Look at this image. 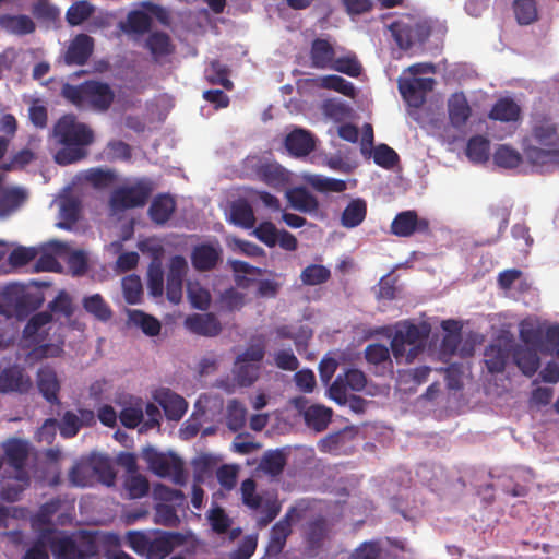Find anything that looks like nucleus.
<instances>
[{
	"instance_id": "1",
	"label": "nucleus",
	"mask_w": 559,
	"mask_h": 559,
	"mask_svg": "<svg viewBox=\"0 0 559 559\" xmlns=\"http://www.w3.org/2000/svg\"><path fill=\"white\" fill-rule=\"evenodd\" d=\"M53 136L62 146L57 151L55 162L62 166L84 159L88 154L87 147L95 139L92 128L72 114L62 116L56 122Z\"/></svg>"
},
{
	"instance_id": "2",
	"label": "nucleus",
	"mask_w": 559,
	"mask_h": 559,
	"mask_svg": "<svg viewBox=\"0 0 559 559\" xmlns=\"http://www.w3.org/2000/svg\"><path fill=\"white\" fill-rule=\"evenodd\" d=\"M61 96L80 109L106 112L115 100V92L106 82L86 80L81 84L66 83L61 87Z\"/></svg>"
},
{
	"instance_id": "3",
	"label": "nucleus",
	"mask_w": 559,
	"mask_h": 559,
	"mask_svg": "<svg viewBox=\"0 0 559 559\" xmlns=\"http://www.w3.org/2000/svg\"><path fill=\"white\" fill-rule=\"evenodd\" d=\"M44 298L17 283L7 285L0 293V314L12 319L24 317L39 308Z\"/></svg>"
},
{
	"instance_id": "4",
	"label": "nucleus",
	"mask_w": 559,
	"mask_h": 559,
	"mask_svg": "<svg viewBox=\"0 0 559 559\" xmlns=\"http://www.w3.org/2000/svg\"><path fill=\"white\" fill-rule=\"evenodd\" d=\"M392 36L402 50L424 45L431 35L432 27L427 20L404 16L390 25Z\"/></svg>"
},
{
	"instance_id": "5",
	"label": "nucleus",
	"mask_w": 559,
	"mask_h": 559,
	"mask_svg": "<svg viewBox=\"0 0 559 559\" xmlns=\"http://www.w3.org/2000/svg\"><path fill=\"white\" fill-rule=\"evenodd\" d=\"M428 336L426 328H419L414 323L405 322L401 324L391 341L393 356L399 360L405 357L407 364H411L419 350L424 349V340Z\"/></svg>"
},
{
	"instance_id": "6",
	"label": "nucleus",
	"mask_w": 559,
	"mask_h": 559,
	"mask_svg": "<svg viewBox=\"0 0 559 559\" xmlns=\"http://www.w3.org/2000/svg\"><path fill=\"white\" fill-rule=\"evenodd\" d=\"M153 190V182L147 178L139 179L133 185L118 187L110 194L109 207L114 213L143 207Z\"/></svg>"
},
{
	"instance_id": "7",
	"label": "nucleus",
	"mask_w": 559,
	"mask_h": 559,
	"mask_svg": "<svg viewBox=\"0 0 559 559\" xmlns=\"http://www.w3.org/2000/svg\"><path fill=\"white\" fill-rule=\"evenodd\" d=\"M92 475L106 486H111L116 479L111 463L105 456H93L88 463L74 465L69 473V478L73 485L86 487L92 485Z\"/></svg>"
},
{
	"instance_id": "8",
	"label": "nucleus",
	"mask_w": 559,
	"mask_h": 559,
	"mask_svg": "<svg viewBox=\"0 0 559 559\" xmlns=\"http://www.w3.org/2000/svg\"><path fill=\"white\" fill-rule=\"evenodd\" d=\"M264 356L265 349L261 344L251 345L237 356L233 374L240 386H251L259 379Z\"/></svg>"
},
{
	"instance_id": "9",
	"label": "nucleus",
	"mask_w": 559,
	"mask_h": 559,
	"mask_svg": "<svg viewBox=\"0 0 559 559\" xmlns=\"http://www.w3.org/2000/svg\"><path fill=\"white\" fill-rule=\"evenodd\" d=\"M50 549L57 559H91L99 552L98 545L91 535L82 536L79 543L69 536L52 538Z\"/></svg>"
},
{
	"instance_id": "10",
	"label": "nucleus",
	"mask_w": 559,
	"mask_h": 559,
	"mask_svg": "<svg viewBox=\"0 0 559 559\" xmlns=\"http://www.w3.org/2000/svg\"><path fill=\"white\" fill-rule=\"evenodd\" d=\"M2 448L7 464L14 469V478L29 485L31 476L26 464L31 453V443L24 439L11 438L2 444Z\"/></svg>"
},
{
	"instance_id": "11",
	"label": "nucleus",
	"mask_w": 559,
	"mask_h": 559,
	"mask_svg": "<svg viewBox=\"0 0 559 559\" xmlns=\"http://www.w3.org/2000/svg\"><path fill=\"white\" fill-rule=\"evenodd\" d=\"M143 459L155 475L159 477L174 475L175 481L182 484V463L176 455H167L147 447L143 450Z\"/></svg>"
},
{
	"instance_id": "12",
	"label": "nucleus",
	"mask_w": 559,
	"mask_h": 559,
	"mask_svg": "<svg viewBox=\"0 0 559 559\" xmlns=\"http://www.w3.org/2000/svg\"><path fill=\"white\" fill-rule=\"evenodd\" d=\"M390 233L400 238H409L415 234L430 235V222L419 217L415 210L402 211L391 222Z\"/></svg>"
},
{
	"instance_id": "13",
	"label": "nucleus",
	"mask_w": 559,
	"mask_h": 559,
	"mask_svg": "<svg viewBox=\"0 0 559 559\" xmlns=\"http://www.w3.org/2000/svg\"><path fill=\"white\" fill-rule=\"evenodd\" d=\"M367 384L366 376L358 369H348L344 374H338L329 388V396L340 405L348 401L347 390L360 392Z\"/></svg>"
},
{
	"instance_id": "14",
	"label": "nucleus",
	"mask_w": 559,
	"mask_h": 559,
	"mask_svg": "<svg viewBox=\"0 0 559 559\" xmlns=\"http://www.w3.org/2000/svg\"><path fill=\"white\" fill-rule=\"evenodd\" d=\"M299 518L300 515L298 514L297 508L290 507L285 515L272 526L265 548V555L267 557H277L282 554L286 546L287 538L293 532V521Z\"/></svg>"
},
{
	"instance_id": "15",
	"label": "nucleus",
	"mask_w": 559,
	"mask_h": 559,
	"mask_svg": "<svg viewBox=\"0 0 559 559\" xmlns=\"http://www.w3.org/2000/svg\"><path fill=\"white\" fill-rule=\"evenodd\" d=\"M95 48V40L87 34L75 35L64 51L63 60L67 66H84L92 57Z\"/></svg>"
},
{
	"instance_id": "16",
	"label": "nucleus",
	"mask_w": 559,
	"mask_h": 559,
	"mask_svg": "<svg viewBox=\"0 0 559 559\" xmlns=\"http://www.w3.org/2000/svg\"><path fill=\"white\" fill-rule=\"evenodd\" d=\"M512 343L509 340L499 337L489 344L484 353V362L490 373L504 371L507 361L511 355Z\"/></svg>"
},
{
	"instance_id": "17",
	"label": "nucleus",
	"mask_w": 559,
	"mask_h": 559,
	"mask_svg": "<svg viewBox=\"0 0 559 559\" xmlns=\"http://www.w3.org/2000/svg\"><path fill=\"white\" fill-rule=\"evenodd\" d=\"M222 248L218 242H203L193 247L191 263L195 271L207 272L216 267L222 260Z\"/></svg>"
},
{
	"instance_id": "18",
	"label": "nucleus",
	"mask_w": 559,
	"mask_h": 559,
	"mask_svg": "<svg viewBox=\"0 0 559 559\" xmlns=\"http://www.w3.org/2000/svg\"><path fill=\"white\" fill-rule=\"evenodd\" d=\"M284 145L292 156L305 157L314 151L317 139L309 130L296 127L285 136Z\"/></svg>"
},
{
	"instance_id": "19",
	"label": "nucleus",
	"mask_w": 559,
	"mask_h": 559,
	"mask_svg": "<svg viewBox=\"0 0 559 559\" xmlns=\"http://www.w3.org/2000/svg\"><path fill=\"white\" fill-rule=\"evenodd\" d=\"M531 133L533 139L547 147H559V133L552 119L545 115H534Z\"/></svg>"
},
{
	"instance_id": "20",
	"label": "nucleus",
	"mask_w": 559,
	"mask_h": 559,
	"mask_svg": "<svg viewBox=\"0 0 559 559\" xmlns=\"http://www.w3.org/2000/svg\"><path fill=\"white\" fill-rule=\"evenodd\" d=\"M253 170L261 181L272 188L281 189L289 182V173L277 162L259 160Z\"/></svg>"
},
{
	"instance_id": "21",
	"label": "nucleus",
	"mask_w": 559,
	"mask_h": 559,
	"mask_svg": "<svg viewBox=\"0 0 559 559\" xmlns=\"http://www.w3.org/2000/svg\"><path fill=\"white\" fill-rule=\"evenodd\" d=\"M185 326L193 334L215 337L222 332V324L212 312L193 313L186 318Z\"/></svg>"
},
{
	"instance_id": "22",
	"label": "nucleus",
	"mask_w": 559,
	"mask_h": 559,
	"mask_svg": "<svg viewBox=\"0 0 559 559\" xmlns=\"http://www.w3.org/2000/svg\"><path fill=\"white\" fill-rule=\"evenodd\" d=\"M32 386L29 377L24 374L23 369L17 366H10L0 372V393H26Z\"/></svg>"
},
{
	"instance_id": "23",
	"label": "nucleus",
	"mask_w": 559,
	"mask_h": 559,
	"mask_svg": "<svg viewBox=\"0 0 559 559\" xmlns=\"http://www.w3.org/2000/svg\"><path fill=\"white\" fill-rule=\"evenodd\" d=\"M511 355L516 367L528 378L533 377L540 367V358L535 348L512 344Z\"/></svg>"
},
{
	"instance_id": "24",
	"label": "nucleus",
	"mask_w": 559,
	"mask_h": 559,
	"mask_svg": "<svg viewBox=\"0 0 559 559\" xmlns=\"http://www.w3.org/2000/svg\"><path fill=\"white\" fill-rule=\"evenodd\" d=\"M366 361L374 367L377 374H392L393 362L390 355V349L384 344L373 343L369 344L364 352Z\"/></svg>"
},
{
	"instance_id": "25",
	"label": "nucleus",
	"mask_w": 559,
	"mask_h": 559,
	"mask_svg": "<svg viewBox=\"0 0 559 559\" xmlns=\"http://www.w3.org/2000/svg\"><path fill=\"white\" fill-rule=\"evenodd\" d=\"M335 56V49L328 39L314 38L312 40L309 51V58L312 68L330 70Z\"/></svg>"
},
{
	"instance_id": "26",
	"label": "nucleus",
	"mask_w": 559,
	"mask_h": 559,
	"mask_svg": "<svg viewBox=\"0 0 559 559\" xmlns=\"http://www.w3.org/2000/svg\"><path fill=\"white\" fill-rule=\"evenodd\" d=\"M448 114L454 128L460 129L466 124L472 116V108L464 93H454L449 97Z\"/></svg>"
},
{
	"instance_id": "27",
	"label": "nucleus",
	"mask_w": 559,
	"mask_h": 559,
	"mask_svg": "<svg viewBox=\"0 0 559 559\" xmlns=\"http://www.w3.org/2000/svg\"><path fill=\"white\" fill-rule=\"evenodd\" d=\"M367 213V201L362 198H355L343 210L340 224L347 229L356 228L366 219Z\"/></svg>"
},
{
	"instance_id": "28",
	"label": "nucleus",
	"mask_w": 559,
	"mask_h": 559,
	"mask_svg": "<svg viewBox=\"0 0 559 559\" xmlns=\"http://www.w3.org/2000/svg\"><path fill=\"white\" fill-rule=\"evenodd\" d=\"M37 386L47 402L50 404H60V400L58 397L60 382L53 369L46 367L38 370Z\"/></svg>"
},
{
	"instance_id": "29",
	"label": "nucleus",
	"mask_w": 559,
	"mask_h": 559,
	"mask_svg": "<svg viewBox=\"0 0 559 559\" xmlns=\"http://www.w3.org/2000/svg\"><path fill=\"white\" fill-rule=\"evenodd\" d=\"M489 119L501 122H516L521 118V107L510 97L499 98L491 107Z\"/></svg>"
},
{
	"instance_id": "30",
	"label": "nucleus",
	"mask_w": 559,
	"mask_h": 559,
	"mask_svg": "<svg viewBox=\"0 0 559 559\" xmlns=\"http://www.w3.org/2000/svg\"><path fill=\"white\" fill-rule=\"evenodd\" d=\"M330 532L329 521L324 516H318L309 521L305 530V540L311 550L319 549Z\"/></svg>"
},
{
	"instance_id": "31",
	"label": "nucleus",
	"mask_w": 559,
	"mask_h": 559,
	"mask_svg": "<svg viewBox=\"0 0 559 559\" xmlns=\"http://www.w3.org/2000/svg\"><path fill=\"white\" fill-rule=\"evenodd\" d=\"M0 27L5 32L17 36L32 34L36 29L35 22L25 14H1Z\"/></svg>"
},
{
	"instance_id": "32",
	"label": "nucleus",
	"mask_w": 559,
	"mask_h": 559,
	"mask_svg": "<svg viewBox=\"0 0 559 559\" xmlns=\"http://www.w3.org/2000/svg\"><path fill=\"white\" fill-rule=\"evenodd\" d=\"M176 210V201L169 194L156 195L148 209V215L152 222L163 225L173 215Z\"/></svg>"
},
{
	"instance_id": "33",
	"label": "nucleus",
	"mask_w": 559,
	"mask_h": 559,
	"mask_svg": "<svg viewBox=\"0 0 559 559\" xmlns=\"http://www.w3.org/2000/svg\"><path fill=\"white\" fill-rule=\"evenodd\" d=\"M332 409L324 405H310L304 412L306 425L317 432L325 430L332 419Z\"/></svg>"
},
{
	"instance_id": "34",
	"label": "nucleus",
	"mask_w": 559,
	"mask_h": 559,
	"mask_svg": "<svg viewBox=\"0 0 559 559\" xmlns=\"http://www.w3.org/2000/svg\"><path fill=\"white\" fill-rule=\"evenodd\" d=\"M286 198L290 206L297 211L311 213L319 209L317 198L304 187H298L287 191Z\"/></svg>"
},
{
	"instance_id": "35",
	"label": "nucleus",
	"mask_w": 559,
	"mask_h": 559,
	"mask_svg": "<svg viewBox=\"0 0 559 559\" xmlns=\"http://www.w3.org/2000/svg\"><path fill=\"white\" fill-rule=\"evenodd\" d=\"M159 404L163 407L166 417L169 420L175 421L181 419L188 408L186 400L169 390L162 393Z\"/></svg>"
},
{
	"instance_id": "36",
	"label": "nucleus",
	"mask_w": 559,
	"mask_h": 559,
	"mask_svg": "<svg viewBox=\"0 0 559 559\" xmlns=\"http://www.w3.org/2000/svg\"><path fill=\"white\" fill-rule=\"evenodd\" d=\"M56 426L59 427L61 437L70 439L79 433L81 429V421L79 420V416L76 414H74L72 411H67L60 421L55 418L46 419L41 430H45L48 427L55 428Z\"/></svg>"
},
{
	"instance_id": "37",
	"label": "nucleus",
	"mask_w": 559,
	"mask_h": 559,
	"mask_svg": "<svg viewBox=\"0 0 559 559\" xmlns=\"http://www.w3.org/2000/svg\"><path fill=\"white\" fill-rule=\"evenodd\" d=\"M317 87L335 91L346 97L354 98L356 88L354 84L336 74H329L316 80Z\"/></svg>"
},
{
	"instance_id": "38",
	"label": "nucleus",
	"mask_w": 559,
	"mask_h": 559,
	"mask_svg": "<svg viewBox=\"0 0 559 559\" xmlns=\"http://www.w3.org/2000/svg\"><path fill=\"white\" fill-rule=\"evenodd\" d=\"M231 222L242 228H252L255 224V216L252 206L246 200H237L230 207Z\"/></svg>"
},
{
	"instance_id": "39",
	"label": "nucleus",
	"mask_w": 559,
	"mask_h": 559,
	"mask_svg": "<svg viewBox=\"0 0 559 559\" xmlns=\"http://www.w3.org/2000/svg\"><path fill=\"white\" fill-rule=\"evenodd\" d=\"M145 47L150 50L155 61L173 52L174 47L170 37L164 32H153L145 41Z\"/></svg>"
},
{
	"instance_id": "40",
	"label": "nucleus",
	"mask_w": 559,
	"mask_h": 559,
	"mask_svg": "<svg viewBox=\"0 0 559 559\" xmlns=\"http://www.w3.org/2000/svg\"><path fill=\"white\" fill-rule=\"evenodd\" d=\"M229 69L219 60H213L205 69V80L213 85H222L224 88L230 91L234 87L233 82L229 80Z\"/></svg>"
},
{
	"instance_id": "41",
	"label": "nucleus",
	"mask_w": 559,
	"mask_h": 559,
	"mask_svg": "<svg viewBox=\"0 0 559 559\" xmlns=\"http://www.w3.org/2000/svg\"><path fill=\"white\" fill-rule=\"evenodd\" d=\"M178 538L179 534L177 533H166L163 536L151 539L147 558L164 559L174 550L175 540Z\"/></svg>"
},
{
	"instance_id": "42",
	"label": "nucleus",
	"mask_w": 559,
	"mask_h": 559,
	"mask_svg": "<svg viewBox=\"0 0 559 559\" xmlns=\"http://www.w3.org/2000/svg\"><path fill=\"white\" fill-rule=\"evenodd\" d=\"M83 308L97 320L106 322L112 317L109 305L100 294H94L83 299Z\"/></svg>"
},
{
	"instance_id": "43",
	"label": "nucleus",
	"mask_w": 559,
	"mask_h": 559,
	"mask_svg": "<svg viewBox=\"0 0 559 559\" xmlns=\"http://www.w3.org/2000/svg\"><path fill=\"white\" fill-rule=\"evenodd\" d=\"M247 421V408L238 400H230L226 409V425L233 432L241 430Z\"/></svg>"
},
{
	"instance_id": "44",
	"label": "nucleus",
	"mask_w": 559,
	"mask_h": 559,
	"mask_svg": "<svg viewBox=\"0 0 559 559\" xmlns=\"http://www.w3.org/2000/svg\"><path fill=\"white\" fill-rule=\"evenodd\" d=\"M129 321L133 325L139 326L148 336H156L160 333V322L155 317L141 310H130Z\"/></svg>"
},
{
	"instance_id": "45",
	"label": "nucleus",
	"mask_w": 559,
	"mask_h": 559,
	"mask_svg": "<svg viewBox=\"0 0 559 559\" xmlns=\"http://www.w3.org/2000/svg\"><path fill=\"white\" fill-rule=\"evenodd\" d=\"M286 456L281 450L267 451L260 462L261 469L272 476L281 475L286 466Z\"/></svg>"
},
{
	"instance_id": "46",
	"label": "nucleus",
	"mask_w": 559,
	"mask_h": 559,
	"mask_svg": "<svg viewBox=\"0 0 559 559\" xmlns=\"http://www.w3.org/2000/svg\"><path fill=\"white\" fill-rule=\"evenodd\" d=\"M95 8L86 0H80L69 7L66 12V21L70 26H79L87 21Z\"/></svg>"
},
{
	"instance_id": "47",
	"label": "nucleus",
	"mask_w": 559,
	"mask_h": 559,
	"mask_svg": "<svg viewBox=\"0 0 559 559\" xmlns=\"http://www.w3.org/2000/svg\"><path fill=\"white\" fill-rule=\"evenodd\" d=\"M331 278V271L321 264H310L300 273V281L307 286H317L326 283Z\"/></svg>"
},
{
	"instance_id": "48",
	"label": "nucleus",
	"mask_w": 559,
	"mask_h": 559,
	"mask_svg": "<svg viewBox=\"0 0 559 559\" xmlns=\"http://www.w3.org/2000/svg\"><path fill=\"white\" fill-rule=\"evenodd\" d=\"M513 11L520 25H530L538 17L535 0H514Z\"/></svg>"
},
{
	"instance_id": "49",
	"label": "nucleus",
	"mask_w": 559,
	"mask_h": 559,
	"mask_svg": "<svg viewBox=\"0 0 559 559\" xmlns=\"http://www.w3.org/2000/svg\"><path fill=\"white\" fill-rule=\"evenodd\" d=\"M466 155L474 163H485L489 157V141L481 135L472 136L466 146Z\"/></svg>"
},
{
	"instance_id": "50",
	"label": "nucleus",
	"mask_w": 559,
	"mask_h": 559,
	"mask_svg": "<svg viewBox=\"0 0 559 559\" xmlns=\"http://www.w3.org/2000/svg\"><path fill=\"white\" fill-rule=\"evenodd\" d=\"M330 70L344 73L352 78H358L361 74L362 66L356 55L352 52L344 57H335Z\"/></svg>"
},
{
	"instance_id": "51",
	"label": "nucleus",
	"mask_w": 559,
	"mask_h": 559,
	"mask_svg": "<svg viewBox=\"0 0 559 559\" xmlns=\"http://www.w3.org/2000/svg\"><path fill=\"white\" fill-rule=\"evenodd\" d=\"M123 487L131 499L142 498L146 496L150 490L147 478L138 472L127 475L123 481Z\"/></svg>"
},
{
	"instance_id": "52",
	"label": "nucleus",
	"mask_w": 559,
	"mask_h": 559,
	"mask_svg": "<svg viewBox=\"0 0 559 559\" xmlns=\"http://www.w3.org/2000/svg\"><path fill=\"white\" fill-rule=\"evenodd\" d=\"M81 211L80 201L76 199H67L61 203L60 217L63 219L57 226L62 229H71L72 226L79 221Z\"/></svg>"
},
{
	"instance_id": "53",
	"label": "nucleus",
	"mask_w": 559,
	"mask_h": 559,
	"mask_svg": "<svg viewBox=\"0 0 559 559\" xmlns=\"http://www.w3.org/2000/svg\"><path fill=\"white\" fill-rule=\"evenodd\" d=\"M187 294L190 304L199 310H206L211 305V294L198 282H189L187 284Z\"/></svg>"
},
{
	"instance_id": "54",
	"label": "nucleus",
	"mask_w": 559,
	"mask_h": 559,
	"mask_svg": "<svg viewBox=\"0 0 559 559\" xmlns=\"http://www.w3.org/2000/svg\"><path fill=\"white\" fill-rule=\"evenodd\" d=\"M493 162L497 166L502 168H515L522 162L521 154L508 145H500L493 154Z\"/></svg>"
},
{
	"instance_id": "55",
	"label": "nucleus",
	"mask_w": 559,
	"mask_h": 559,
	"mask_svg": "<svg viewBox=\"0 0 559 559\" xmlns=\"http://www.w3.org/2000/svg\"><path fill=\"white\" fill-rule=\"evenodd\" d=\"M524 153L531 164L545 166L559 157V147H548V150H544L537 146H528Z\"/></svg>"
},
{
	"instance_id": "56",
	"label": "nucleus",
	"mask_w": 559,
	"mask_h": 559,
	"mask_svg": "<svg viewBox=\"0 0 559 559\" xmlns=\"http://www.w3.org/2000/svg\"><path fill=\"white\" fill-rule=\"evenodd\" d=\"M352 436L353 430L349 428L330 433L319 442V449L323 452L338 451L345 444L346 439Z\"/></svg>"
},
{
	"instance_id": "57",
	"label": "nucleus",
	"mask_w": 559,
	"mask_h": 559,
	"mask_svg": "<svg viewBox=\"0 0 559 559\" xmlns=\"http://www.w3.org/2000/svg\"><path fill=\"white\" fill-rule=\"evenodd\" d=\"M257 484L254 479L247 478L241 483V498L245 506L252 510H258L262 507L263 498L255 492Z\"/></svg>"
},
{
	"instance_id": "58",
	"label": "nucleus",
	"mask_w": 559,
	"mask_h": 559,
	"mask_svg": "<svg viewBox=\"0 0 559 559\" xmlns=\"http://www.w3.org/2000/svg\"><path fill=\"white\" fill-rule=\"evenodd\" d=\"M399 159L397 153L386 144H379L373 150V162L382 168H393Z\"/></svg>"
},
{
	"instance_id": "59",
	"label": "nucleus",
	"mask_w": 559,
	"mask_h": 559,
	"mask_svg": "<svg viewBox=\"0 0 559 559\" xmlns=\"http://www.w3.org/2000/svg\"><path fill=\"white\" fill-rule=\"evenodd\" d=\"M151 17L143 11H132L127 16L126 31L142 35L151 27Z\"/></svg>"
},
{
	"instance_id": "60",
	"label": "nucleus",
	"mask_w": 559,
	"mask_h": 559,
	"mask_svg": "<svg viewBox=\"0 0 559 559\" xmlns=\"http://www.w3.org/2000/svg\"><path fill=\"white\" fill-rule=\"evenodd\" d=\"M154 521L156 524L177 527L180 524V519L173 506L160 503L156 506Z\"/></svg>"
},
{
	"instance_id": "61",
	"label": "nucleus",
	"mask_w": 559,
	"mask_h": 559,
	"mask_svg": "<svg viewBox=\"0 0 559 559\" xmlns=\"http://www.w3.org/2000/svg\"><path fill=\"white\" fill-rule=\"evenodd\" d=\"M278 229L270 222L260 223L253 230V235L266 247L273 248L277 245Z\"/></svg>"
},
{
	"instance_id": "62",
	"label": "nucleus",
	"mask_w": 559,
	"mask_h": 559,
	"mask_svg": "<svg viewBox=\"0 0 559 559\" xmlns=\"http://www.w3.org/2000/svg\"><path fill=\"white\" fill-rule=\"evenodd\" d=\"M122 290L126 301L130 305L138 304L142 296V283L136 275H129L122 280Z\"/></svg>"
},
{
	"instance_id": "63",
	"label": "nucleus",
	"mask_w": 559,
	"mask_h": 559,
	"mask_svg": "<svg viewBox=\"0 0 559 559\" xmlns=\"http://www.w3.org/2000/svg\"><path fill=\"white\" fill-rule=\"evenodd\" d=\"M147 288L152 296L160 297L164 293V271L159 264H151L147 272Z\"/></svg>"
},
{
	"instance_id": "64",
	"label": "nucleus",
	"mask_w": 559,
	"mask_h": 559,
	"mask_svg": "<svg viewBox=\"0 0 559 559\" xmlns=\"http://www.w3.org/2000/svg\"><path fill=\"white\" fill-rule=\"evenodd\" d=\"M381 552L380 543L378 540H369L361 543L355 548L348 559H379Z\"/></svg>"
}]
</instances>
